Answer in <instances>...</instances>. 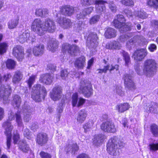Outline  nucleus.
<instances>
[{
	"label": "nucleus",
	"instance_id": "f257e3e1",
	"mask_svg": "<svg viewBox=\"0 0 158 158\" xmlns=\"http://www.w3.org/2000/svg\"><path fill=\"white\" fill-rule=\"evenodd\" d=\"M55 28L54 22L49 18L46 19L44 22L40 19H35L31 26V31L40 36L44 35L47 32H54Z\"/></svg>",
	"mask_w": 158,
	"mask_h": 158
},
{
	"label": "nucleus",
	"instance_id": "f03ea898",
	"mask_svg": "<svg viewBox=\"0 0 158 158\" xmlns=\"http://www.w3.org/2000/svg\"><path fill=\"white\" fill-rule=\"evenodd\" d=\"M125 143L116 136L110 138L106 145V150L111 155L115 156L119 154V150L124 148Z\"/></svg>",
	"mask_w": 158,
	"mask_h": 158
},
{
	"label": "nucleus",
	"instance_id": "7ed1b4c3",
	"mask_svg": "<svg viewBox=\"0 0 158 158\" xmlns=\"http://www.w3.org/2000/svg\"><path fill=\"white\" fill-rule=\"evenodd\" d=\"M46 88L39 84L34 85L31 92V98L36 102H40L42 98L44 99L47 94Z\"/></svg>",
	"mask_w": 158,
	"mask_h": 158
},
{
	"label": "nucleus",
	"instance_id": "20e7f679",
	"mask_svg": "<svg viewBox=\"0 0 158 158\" xmlns=\"http://www.w3.org/2000/svg\"><path fill=\"white\" fill-rule=\"evenodd\" d=\"M117 17V19H114L113 22V25L115 28L119 29L121 32L131 30L132 26L131 23H125V19L122 15H118Z\"/></svg>",
	"mask_w": 158,
	"mask_h": 158
},
{
	"label": "nucleus",
	"instance_id": "39448f33",
	"mask_svg": "<svg viewBox=\"0 0 158 158\" xmlns=\"http://www.w3.org/2000/svg\"><path fill=\"white\" fill-rule=\"evenodd\" d=\"M157 64L153 59H148L145 60L143 64L144 73L148 74H154L157 70Z\"/></svg>",
	"mask_w": 158,
	"mask_h": 158
},
{
	"label": "nucleus",
	"instance_id": "423d86ee",
	"mask_svg": "<svg viewBox=\"0 0 158 158\" xmlns=\"http://www.w3.org/2000/svg\"><path fill=\"white\" fill-rule=\"evenodd\" d=\"M2 126L4 127H7L5 129L4 133L6 136V144L8 149H10L11 146V132L13 128V127L11 125L10 121L7 120L2 124Z\"/></svg>",
	"mask_w": 158,
	"mask_h": 158
},
{
	"label": "nucleus",
	"instance_id": "0eeeda50",
	"mask_svg": "<svg viewBox=\"0 0 158 158\" xmlns=\"http://www.w3.org/2000/svg\"><path fill=\"white\" fill-rule=\"evenodd\" d=\"M62 51L63 53L67 51L71 56H76V53L80 51L79 47L76 44L71 45L67 43H64L62 45Z\"/></svg>",
	"mask_w": 158,
	"mask_h": 158
},
{
	"label": "nucleus",
	"instance_id": "6e6552de",
	"mask_svg": "<svg viewBox=\"0 0 158 158\" xmlns=\"http://www.w3.org/2000/svg\"><path fill=\"white\" fill-rule=\"evenodd\" d=\"M62 88L60 85H57L54 87L52 91L50 93V97L54 101H57L59 100L64 96L62 94Z\"/></svg>",
	"mask_w": 158,
	"mask_h": 158
},
{
	"label": "nucleus",
	"instance_id": "1a4fd4ad",
	"mask_svg": "<svg viewBox=\"0 0 158 158\" xmlns=\"http://www.w3.org/2000/svg\"><path fill=\"white\" fill-rule=\"evenodd\" d=\"M12 53L19 61H22L24 58V48L20 45H17L14 47L12 49Z\"/></svg>",
	"mask_w": 158,
	"mask_h": 158
},
{
	"label": "nucleus",
	"instance_id": "9d476101",
	"mask_svg": "<svg viewBox=\"0 0 158 158\" xmlns=\"http://www.w3.org/2000/svg\"><path fill=\"white\" fill-rule=\"evenodd\" d=\"M100 129L104 132L114 133L116 131L113 123L110 121H106L102 123L100 126Z\"/></svg>",
	"mask_w": 158,
	"mask_h": 158
},
{
	"label": "nucleus",
	"instance_id": "9b49d317",
	"mask_svg": "<svg viewBox=\"0 0 158 158\" xmlns=\"http://www.w3.org/2000/svg\"><path fill=\"white\" fill-rule=\"evenodd\" d=\"M148 54L146 48L136 49L133 52L132 57L137 62L142 61Z\"/></svg>",
	"mask_w": 158,
	"mask_h": 158
},
{
	"label": "nucleus",
	"instance_id": "f8f14e48",
	"mask_svg": "<svg viewBox=\"0 0 158 158\" xmlns=\"http://www.w3.org/2000/svg\"><path fill=\"white\" fill-rule=\"evenodd\" d=\"M85 86L81 87L80 89L84 96L86 98H89L93 94V89L91 82L89 81L84 82Z\"/></svg>",
	"mask_w": 158,
	"mask_h": 158
},
{
	"label": "nucleus",
	"instance_id": "ddd939ff",
	"mask_svg": "<svg viewBox=\"0 0 158 158\" xmlns=\"http://www.w3.org/2000/svg\"><path fill=\"white\" fill-rule=\"evenodd\" d=\"M11 93V87L9 85H2L0 86V97L3 100L7 99Z\"/></svg>",
	"mask_w": 158,
	"mask_h": 158
},
{
	"label": "nucleus",
	"instance_id": "4468645a",
	"mask_svg": "<svg viewBox=\"0 0 158 158\" xmlns=\"http://www.w3.org/2000/svg\"><path fill=\"white\" fill-rule=\"evenodd\" d=\"M35 141L38 145L41 146H44L48 141V135L45 132H39L36 134Z\"/></svg>",
	"mask_w": 158,
	"mask_h": 158
},
{
	"label": "nucleus",
	"instance_id": "2eb2a0df",
	"mask_svg": "<svg viewBox=\"0 0 158 158\" xmlns=\"http://www.w3.org/2000/svg\"><path fill=\"white\" fill-rule=\"evenodd\" d=\"M78 95L77 92H75L72 96V104L73 107H79L83 106L86 100L82 97L78 99Z\"/></svg>",
	"mask_w": 158,
	"mask_h": 158
},
{
	"label": "nucleus",
	"instance_id": "dca6fc26",
	"mask_svg": "<svg viewBox=\"0 0 158 158\" xmlns=\"http://www.w3.org/2000/svg\"><path fill=\"white\" fill-rule=\"evenodd\" d=\"M123 79L124 81V84L126 87L130 90H134L136 89V86L134 82L129 74H126L124 75Z\"/></svg>",
	"mask_w": 158,
	"mask_h": 158
},
{
	"label": "nucleus",
	"instance_id": "f3484780",
	"mask_svg": "<svg viewBox=\"0 0 158 158\" xmlns=\"http://www.w3.org/2000/svg\"><path fill=\"white\" fill-rule=\"evenodd\" d=\"M111 67L109 69L110 66L109 64H107L104 66L103 69H98L97 70L98 71V73L102 74L103 73H105L107 72L108 70H109L110 73H114L115 71H118L119 72V66L118 64H115L113 65L112 64L110 65Z\"/></svg>",
	"mask_w": 158,
	"mask_h": 158
},
{
	"label": "nucleus",
	"instance_id": "a211bd4d",
	"mask_svg": "<svg viewBox=\"0 0 158 158\" xmlns=\"http://www.w3.org/2000/svg\"><path fill=\"white\" fill-rule=\"evenodd\" d=\"M53 77L49 73L41 74L39 79V82L43 84L50 85L53 82Z\"/></svg>",
	"mask_w": 158,
	"mask_h": 158
},
{
	"label": "nucleus",
	"instance_id": "6ab92c4d",
	"mask_svg": "<svg viewBox=\"0 0 158 158\" xmlns=\"http://www.w3.org/2000/svg\"><path fill=\"white\" fill-rule=\"evenodd\" d=\"M44 45L41 44L35 46L32 48L33 54L35 56H41L44 52Z\"/></svg>",
	"mask_w": 158,
	"mask_h": 158
},
{
	"label": "nucleus",
	"instance_id": "aec40b11",
	"mask_svg": "<svg viewBox=\"0 0 158 158\" xmlns=\"http://www.w3.org/2000/svg\"><path fill=\"white\" fill-rule=\"evenodd\" d=\"M57 23L64 29L69 28L71 27L72 23L70 19L64 18H59Z\"/></svg>",
	"mask_w": 158,
	"mask_h": 158
},
{
	"label": "nucleus",
	"instance_id": "412c9836",
	"mask_svg": "<svg viewBox=\"0 0 158 158\" xmlns=\"http://www.w3.org/2000/svg\"><path fill=\"white\" fill-rule=\"evenodd\" d=\"M85 57L81 56L76 59L74 64V66L78 69H82L85 64Z\"/></svg>",
	"mask_w": 158,
	"mask_h": 158
},
{
	"label": "nucleus",
	"instance_id": "4be33fe9",
	"mask_svg": "<svg viewBox=\"0 0 158 158\" xmlns=\"http://www.w3.org/2000/svg\"><path fill=\"white\" fill-rule=\"evenodd\" d=\"M18 146L19 149L24 152H27L30 150V148L25 140L20 141Z\"/></svg>",
	"mask_w": 158,
	"mask_h": 158
},
{
	"label": "nucleus",
	"instance_id": "5701e85b",
	"mask_svg": "<svg viewBox=\"0 0 158 158\" xmlns=\"http://www.w3.org/2000/svg\"><path fill=\"white\" fill-rule=\"evenodd\" d=\"M130 107V105L128 103L125 102L117 105L116 109L119 113H123L128 110Z\"/></svg>",
	"mask_w": 158,
	"mask_h": 158
},
{
	"label": "nucleus",
	"instance_id": "b1692460",
	"mask_svg": "<svg viewBox=\"0 0 158 158\" xmlns=\"http://www.w3.org/2000/svg\"><path fill=\"white\" fill-rule=\"evenodd\" d=\"M121 47V45L119 42L115 40L107 43L105 46L106 48L108 49H119Z\"/></svg>",
	"mask_w": 158,
	"mask_h": 158
},
{
	"label": "nucleus",
	"instance_id": "393cba45",
	"mask_svg": "<svg viewBox=\"0 0 158 158\" xmlns=\"http://www.w3.org/2000/svg\"><path fill=\"white\" fill-rule=\"evenodd\" d=\"M104 36L107 39L115 37L116 36V31L113 28L108 27L105 31Z\"/></svg>",
	"mask_w": 158,
	"mask_h": 158
},
{
	"label": "nucleus",
	"instance_id": "a878e982",
	"mask_svg": "<svg viewBox=\"0 0 158 158\" xmlns=\"http://www.w3.org/2000/svg\"><path fill=\"white\" fill-rule=\"evenodd\" d=\"M23 75L22 73L19 70L15 72L12 78V81L14 84L19 83L22 79Z\"/></svg>",
	"mask_w": 158,
	"mask_h": 158
},
{
	"label": "nucleus",
	"instance_id": "bb28decb",
	"mask_svg": "<svg viewBox=\"0 0 158 158\" xmlns=\"http://www.w3.org/2000/svg\"><path fill=\"white\" fill-rule=\"evenodd\" d=\"M87 114L84 109L81 110L78 112L77 120L79 123H82L85 120Z\"/></svg>",
	"mask_w": 158,
	"mask_h": 158
},
{
	"label": "nucleus",
	"instance_id": "cd10ccee",
	"mask_svg": "<svg viewBox=\"0 0 158 158\" xmlns=\"http://www.w3.org/2000/svg\"><path fill=\"white\" fill-rule=\"evenodd\" d=\"M21 103V99L20 96L17 94H15L13 97L12 103L13 106H15L19 108Z\"/></svg>",
	"mask_w": 158,
	"mask_h": 158
},
{
	"label": "nucleus",
	"instance_id": "c85d7f7f",
	"mask_svg": "<svg viewBox=\"0 0 158 158\" xmlns=\"http://www.w3.org/2000/svg\"><path fill=\"white\" fill-rule=\"evenodd\" d=\"M121 53L122 54L123 57V59L125 61V65L126 66H128L131 63V58L128 53L124 50H123Z\"/></svg>",
	"mask_w": 158,
	"mask_h": 158
},
{
	"label": "nucleus",
	"instance_id": "c756f323",
	"mask_svg": "<svg viewBox=\"0 0 158 158\" xmlns=\"http://www.w3.org/2000/svg\"><path fill=\"white\" fill-rule=\"evenodd\" d=\"M149 128L153 136L158 137V126L155 123H152L150 125Z\"/></svg>",
	"mask_w": 158,
	"mask_h": 158
},
{
	"label": "nucleus",
	"instance_id": "7c9ffc66",
	"mask_svg": "<svg viewBox=\"0 0 158 158\" xmlns=\"http://www.w3.org/2000/svg\"><path fill=\"white\" fill-rule=\"evenodd\" d=\"M19 16H18L16 19L11 20L8 23V28L10 29L15 28L19 23Z\"/></svg>",
	"mask_w": 158,
	"mask_h": 158
},
{
	"label": "nucleus",
	"instance_id": "2f4dec72",
	"mask_svg": "<svg viewBox=\"0 0 158 158\" xmlns=\"http://www.w3.org/2000/svg\"><path fill=\"white\" fill-rule=\"evenodd\" d=\"M88 37L90 38V42L91 44L93 43L94 44L96 45L98 44V43L97 41L98 38L97 33L91 32L89 34Z\"/></svg>",
	"mask_w": 158,
	"mask_h": 158
},
{
	"label": "nucleus",
	"instance_id": "473e14b6",
	"mask_svg": "<svg viewBox=\"0 0 158 158\" xmlns=\"http://www.w3.org/2000/svg\"><path fill=\"white\" fill-rule=\"evenodd\" d=\"M48 47L52 52H54L58 48V41L56 40L51 41L49 43Z\"/></svg>",
	"mask_w": 158,
	"mask_h": 158
},
{
	"label": "nucleus",
	"instance_id": "72a5a7b5",
	"mask_svg": "<svg viewBox=\"0 0 158 158\" xmlns=\"http://www.w3.org/2000/svg\"><path fill=\"white\" fill-rule=\"evenodd\" d=\"M16 62L11 59H8L6 62V65L9 69H14L16 65Z\"/></svg>",
	"mask_w": 158,
	"mask_h": 158
},
{
	"label": "nucleus",
	"instance_id": "f704fd0d",
	"mask_svg": "<svg viewBox=\"0 0 158 158\" xmlns=\"http://www.w3.org/2000/svg\"><path fill=\"white\" fill-rule=\"evenodd\" d=\"M156 2L152 0H148L147 2V5L149 7L156 9H158V0H155Z\"/></svg>",
	"mask_w": 158,
	"mask_h": 158
},
{
	"label": "nucleus",
	"instance_id": "c9c22d12",
	"mask_svg": "<svg viewBox=\"0 0 158 158\" xmlns=\"http://www.w3.org/2000/svg\"><path fill=\"white\" fill-rule=\"evenodd\" d=\"M36 77V76L35 75H32L30 76L28 79L26 81V82L27 83L28 87L29 88H31L32 85L35 81V78Z\"/></svg>",
	"mask_w": 158,
	"mask_h": 158
},
{
	"label": "nucleus",
	"instance_id": "e433bc0d",
	"mask_svg": "<svg viewBox=\"0 0 158 158\" xmlns=\"http://www.w3.org/2000/svg\"><path fill=\"white\" fill-rule=\"evenodd\" d=\"M7 43L3 42L0 43V54L2 55L5 53L8 47Z\"/></svg>",
	"mask_w": 158,
	"mask_h": 158
},
{
	"label": "nucleus",
	"instance_id": "4c0bfd02",
	"mask_svg": "<svg viewBox=\"0 0 158 158\" xmlns=\"http://www.w3.org/2000/svg\"><path fill=\"white\" fill-rule=\"evenodd\" d=\"M120 2L122 5L127 6L133 7L134 5L133 0H121Z\"/></svg>",
	"mask_w": 158,
	"mask_h": 158
},
{
	"label": "nucleus",
	"instance_id": "58836bf2",
	"mask_svg": "<svg viewBox=\"0 0 158 158\" xmlns=\"http://www.w3.org/2000/svg\"><path fill=\"white\" fill-rule=\"evenodd\" d=\"M15 116L16 117V121L18 125L19 126H21L22 124V122L20 111H17L15 113Z\"/></svg>",
	"mask_w": 158,
	"mask_h": 158
},
{
	"label": "nucleus",
	"instance_id": "ea45409f",
	"mask_svg": "<svg viewBox=\"0 0 158 158\" xmlns=\"http://www.w3.org/2000/svg\"><path fill=\"white\" fill-rule=\"evenodd\" d=\"M100 16L96 15L91 17L89 19V23L90 24H94L97 23L99 20Z\"/></svg>",
	"mask_w": 158,
	"mask_h": 158
},
{
	"label": "nucleus",
	"instance_id": "a19ab883",
	"mask_svg": "<svg viewBox=\"0 0 158 158\" xmlns=\"http://www.w3.org/2000/svg\"><path fill=\"white\" fill-rule=\"evenodd\" d=\"M148 146L150 151H156L158 150V142L154 143H152L149 144Z\"/></svg>",
	"mask_w": 158,
	"mask_h": 158
},
{
	"label": "nucleus",
	"instance_id": "79ce46f5",
	"mask_svg": "<svg viewBox=\"0 0 158 158\" xmlns=\"http://www.w3.org/2000/svg\"><path fill=\"white\" fill-rule=\"evenodd\" d=\"M135 70L137 73V74L139 75H145L146 76H148L147 73H144V67L143 69H141L140 68V67L139 66H137L135 68Z\"/></svg>",
	"mask_w": 158,
	"mask_h": 158
},
{
	"label": "nucleus",
	"instance_id": "37998d69",
	"mask_svg": "<svg viewBox=\"0 0 158 158\" xmlns=\"http://www.w3.org/2000/svg\"><path fill=\"white\" fill-rule=\"evenodd\" d=\"M39 155L41 158H52V156L50 154L44 151H41Z\"/></svg>",
	"mask_w": 158,
	"mask_h": 158
},
{
	"label": "nucleus",
	"instance_id": "c03bdc74",
	"mask_svg": "<svg viewBox=\"0 0 158 158\" xmlns=\"http://www.w3.org/2000/svg\"><path fill=\"white\" fill-rule=\"evenodd\" d=\"M69 74L67 69H64L61 71L60 76L62 79L65 80L66 78L68 77Z\"/></svg>",
	"mask_w": 158,
	"mask_h": 158
},
{
	"label": "nucleus",
	"instance_id": "a18cd8bd",
	"mask_svg": "<svg viewBox=\"0 0 158 158\" xmlns=\"http://www.w3.org/2000/svg\"><path fill=\"white\" fill-rule=\"evenodd\" d=\"M149 106L148 111L151 112L152 111H153L158 107V104L156 102H152L151 104L148 106Z\"/></svg>",
	"mask_w": 158,
	"mask_h": 158
},
{
	"label": "nucleus",
	"instance_id": "49530a36",
	"mask_svg": "<svg viewBox=\"0 0 158 158\" xmlns=\"http://www.w3.org/2000/svg\"><path fill=\"white\" fill-rule=\"evenodd\" d=\"M107 2L106 1L103 0H96L95 2V4L96 5H103L102 8V10H104L105 9V4L107 3Z\"/></svg>",
	"mask_w": 158,
	"mask_h": 158
},
{
	"label": "nucleus",
	"instance_id": "de8ad7c7",
	"mask_svg": "<svg viewBox=\"0 0 158 158\" xmlns=\"http://www.w3.org/2000/svg\"><path fill=\"white\" fill-rule=\"evenodd\" d=\"M20 139V135L18 132L14 133L13 136V143L15 144H17Z\"/></svg>",
	"mask_w": 158,
	"mask_h": 158
},
{
	"label": "nucleus",
	"instance_id": "09e8293b",
	"mask_svg": "<svg viewBox=\"0 0 158 158\" xmlns=\"http://www.w3.org/2000/svg\"><path fill=\"white\" fill-rule=\"evenodd\" d=\"M56 66L52 64H48L46 68V69L47 70H49L51 72H54L56 71Z\"/></svg>",
	"mask_w": 158,
	"mask_h": 158
},
{
	"label": "nucleus",
	"instance_id": "8fccbe9b",
	"mask_svg": "<svg viewBox=\"0 0 158 158\" xmlns=\"http://www.w3.org/2000/svg\"><path fill=\"white\" fill-rule=\"evenodd\" d=\"M23 135L24 137L29 139H31V132L28 129H26L25 130L23 133Z\"/></svg>",
	"mask_w": 158,
	"mask_h": 158
},
{
	"label": "nucleus",
	"instance_id": "3c124183",
	"mask_svg": "<svg viewBox=\"0 0 158 158\" xmlns=\"http://www.w3.org/2000/svg\"><path fill=\"white\" fill-rule=\"evenodd\" d=\"M71 147H72L71 152L74 154L75 152L78 150L79 147L77 143H73Z\"/></svg>",
	"mask_w": 158,
	"mask_h": 158
},
{
	"label": "nucleus",
	"instance_id": "603ef678",
	"mask_svg": "<svg viewBox=\"0 0 158 158\" xmlns=\"http://www.w3.org/2000/svg\"><path fill=\"white\" fill-rule=\"evenodd\" d=\"M149 50L151 52H153L157 49V46L154 44H150L148 47Z\"/></svg>",
	"mask_w": 158,
	"mask_h": 158
},
{
	"label": "nucleus",
	"instance_id": "864d4df0",
	"mask_svg": "<svg viewBox=\"0 0 158 158\" xmlns=\"http://www.w3.org/2000/svg\"><path fill=\"white\" fill-rule=\"evenodd\" d=\"M64 148V152L66 154H69L70 153L71 148L70 144H68L66 145Z\"/></svg>",
	"mask_w": 158,
	"mask_h": 158
},
{
	"label": "nucleus",
	"instance_id": "5fc2aeb1",
	"mask_svg": "<svg viewBox=\"0 0 158 158\" xmlns=\"http://www.w3.org/2000/svg\"><path fill=\"white\" fill-rule=\"evenodd\" d=\"M31 114H26L23 117V119L24 122H28L31 119Z\"/></svg>",
	"mask_w": 158,
	"mask_h": 158
},
{
	"label": "nucleus",
	"instance_id": "6e6d98bb",
	"mask_svg": "<svg viewBox=\"0 0 158 158\" xmlns=\"http://www.w3.org/2000/svg\"><path fill=\"white\" fill-rule=\"evenodd\" d=\"M94 62V58L92 57L88 61L87 66L86 68L88 69H90L92 66L93 65Z\"/></svg>",
	"mask_w": 158,
	"mask_h": 158
},
{
	"label": "nucleus",
	"instance_id": "4d7b16f0",
	"mask_svg": "<svg viewBox=\"0 0 158 158\" xmlns=\"http://www.w3.org/2000/svg\"><path fill=\"white\" fill-rule=\"evenodd\" d=\"M74 8L69 5H64L61 8V10H74Z\"/></svg>",
	"mask_w": 158,
	"mask_h": 158
},
{
	"label": "nucleus",
	"instance_id": "13d9d810",
	"mask_svg": "<svg viewBox=\"0 0 158 158\" xmlns=\"http://www.w3.org/2000/svg\"><path fill=\"white\" fill-rule=\"evenodd\" d=\"M85 11H83L82 13H80L79 14H78L77 15V17L78 19H84L85 16L86 14H84V13H86Z\"/></svg>",
	"mask_w": 158,
	"mask_h": 158
},
{
	"label": "nucleus",
	"instance_id": "bf43d9fd",
	"mask_svg": "<svg viewBox=\"0 0 158 158\" xmlns=\"http://www.w3.org/2000/svg\"><path fill=\"white\" fill-rule=\"evenodd\" d=\"M77 158H91L86 153H81L78 155Z\"/></svg>",
	"mask_w": 158,
	"mask_h": 158
},
{
	"label": "nucleus",
	"instance_id": "052dcab7",
	"mask_svg": "<svg viewBox=\"0 0 158 158\" xmlns=\"http://www.w3.org/2000/svg\"><path fill=\"white\" fill-rule=\"evenodd\" d=\"M81 2L83 6H86L90 5L89 0H81Z\"/></svg>",
	"mask_w": 158,
	"mask_h": 158
},
{
	"label": "nucleus",
	"instance_id": "680f3d73",
	"mask_svg": "<svg viewBox=\"0 0 158 158\" xmlns=\"http://www.w3.org/2000/svg\"><path fill=\"white\" fill-rule=\"evenodd\" d=\"M4 116V109L0 107V121L2 120Z\"/></svg>",
	"mask_w": 158,
	"mask_h": 158
},
{
	"label": "nucleus",
	"instance_id": "e2e57ef3",
	"mask_svg": "<svg viewBox=\"0 0 158 158\" xmlns=\"http://www.w3.org/2000/svg\"><path fill=\"white\" fill-rule=\"evenodd\" d=\"M109 7L110 10H116V7L113 2H110L109 5Z\"/></svg>",
	"mask_w": 158,
	"mask_h": 158
},
{
	"label": "nucleus",
	"instance_id": "0e129e2a",
	"mask_svg": "<svg viewBox=\"0 0 158 158\" xmlns=\"http://www.w3.org/2000/svg\"><path fill=\"white\" fill-rule=\"evenodd\" d=\"M11 77V75L10 73H7L5 74L3 76V79L5 81H7L9 80Z\"/></svg>",
	"mask_w": 158,
	"mask_h": 158
},
{
	"label": "nucleus",
	"instance_id": "69168bd1",
	"mask_svg": "<svg viewBox=\"0 0 158 158\" xmlns=\"http://www.w3.org/2000/svg\"><path fill=\"white\" fill-rule=\"evenodd\" d=\"M43 10H36L35 14L37 16L42 17L43 15Z\"/></svg>",
	"mask_w": 158,
	"mask_h": 158
},
{
	"label": "nucleus",
	"instance_id": "338daca9",
	"mask_svg": "<svg viewBox=\"0 0 158 158\" xmlns=\"http://www.w3.org/2000/svg\"><path fill=\"white\" fill-rule=\"evenodd\" d=\"M104 137V135L101 134H99L97 135L96 137V139H98V140H100L101 141L103 140Z\"/></svg>",
	"mask_w": 158,
	"mask_h": 158
},
{
	"label": "nucleus",
	"instance_id": "774afa93",
	"mask_svg": "<svg viewBox=\"0 0 158 158\" xmlns=\"http://www.w3.org/2000/svg\"><path fill=\"white\" fill-rule=\"evenodd\" d=\"M83 128L85 130H87V129H89L90 127L89 125V123H85L84 124L83 126Z\"/></svg>",
	"mask_w": 158,
	"mask_h": 158
}]
</instances>
